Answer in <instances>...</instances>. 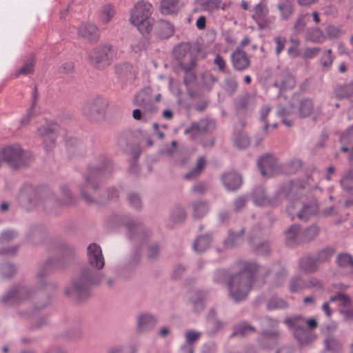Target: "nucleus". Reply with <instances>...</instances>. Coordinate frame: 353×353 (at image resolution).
<instances>
[{"label":"nucleus","mask_w":353,"mask_h":353,"mask_svg":"<svg viewBox=\"0 0 353 353\" xmlns=\"http://www.w3.org/2000/svg\"><path fill=\"white\" fill-rule=\"evenodd\" d=\"M87 259L93 268L83 267L72 281L71 287L65 289V294L75 299H84L90 296L92 287L99 285L105 277L104 273L98 272L103 268L105 259L99 245L92 243L87 248Z\"/></svg>","instance_id":"f257e3e1"},{"label":"nucleus","mask_w":353,"mask_h":353,"mask_svg":"<svg viewBox=\"0 0 353 353\" xmlns=\"http://www.w3.org/2000/svg\"><path fill=\"white\" fill-rule=\"evenodd\" d=\"M61 192L64 197L63 201L58 199L49 189L34 188L32 185L26 184L21 189L19 203L28 210L41 207L46 211L56 213L58 208L72 205L75 201V198L67 185L61 187Z\"/></svg>","instance_id":"f03ea898"},{"label":"nucleus","mask_w":353,"mask_h":353,"mask_svg":"<svg viewBox=\"0 0 353 353\" xmlns=\"http://www.w3.org/2000/svg\"><path fill=\"white\" fill-rule=\"evenodd\" d=\"M112 170L111 162L103 155L99 156L90 164L84 174V180L79 187L80 194L87 203L104 201L99 193L100 185L105 178L111 174Z\"/></svg>","instance_id":"7ed1b4c3"},{"label":"nucleus","mask_w":353,"mask_h":353,"mask_svg":"<svg viewBox=\"0 0 353 353\" xmlns=\"http://www.w3.org/2000/svg\"><path fill=\"white\" fill-rule=\"evenodd\" d=\"M265 268L258 265L255 262H248L243 269L231 277L228 283L230 296L236 302L245 299L249 293L254 279L263 276Z\"/></svg>","instance_id":"20e7f679"},{"label":"nucleus","mask_w":353,"mask_h":353,"mask_svg":"<svg viewBox=\"0 0 353 353\" xmlns=\"http://www.w3.org/2000/svg\"><path fill=\"white\" fill-rule=\"evenodd\" d=\"M152 12V4L143 0L138 1L132 10L130 21L142 34L149 33L152 28L154 19L150 18Z\"/></svg>","instance_id":"39448f33"},{"label":"nucleus","mask_w":353,"mask_h":353,"mask_svg":"<svg viewBox=\"0 0 353 353\" xmlns=\"http://www.w3.org/2000/svg\"><path fill=\"white\" fill-rule=\"evenodd\" d=\"M115 221L122 222L128 230V236L132 241L142 245L148 244L152 237V233L150 229L143 224L135 222L125 216L115 215L113 216Z\"/></svg>","instance_id":"423d86ee"},{"label":"nucleus","mask_w":353,"mask_h":353,"mask_svg":"<svg viewBox=\"0 0 353 353\" xmlns=\"http://www.w3.org/2000/svg\"><path fill=\"white\" fill-rule=\"evenodd\" d=\"M116 55L115 49L109 44L97 46L88 53L89 63L99 70L110 65Z\"/></svg>","instance_id":"0eeeda50"},{"label":"nucleus","mask_w":353,"mask_h":353,"mask_svg":"<svg viewBox=\"0 0 353 353\" xmlns=\"http://www.w3.org/2000/svg\"><path fill=\"white\" fill-rule=\"evenodd\" d=\"M2 155L4 161L14 169L26 165L32 159L30 152L22 150L21 146L17 144L5 147Z\"/></svg>","instance_id":"6e6552de"},{"label":"nucleus","mask_w":353,"mask_h":353,"mask_svg":"<svg viewBox=\"0 0 353 353\" xmlns=\"http://www.w3.org/2000/svg\"><path fill=\"white\" fill-rule=\"evenodd\" d=\"M284 323L293 330L294 335L301 344L307 343L313 339L311 331L306 328V319L301 316L287 318Z\"/></svg>","instance_id":"1a4fd4ad"},{"label":"nucleus","mask_w":353,"mask_h":353,"mask_svg":"<svg viewBox=\"0 0 353 353\" xmlns=\"http://www.w3.org/2000/svg\"><path fill=\"white\" fill-rule=\"evenodd\" d=\"M34 291L24 284L13 285L2 297V302L7 305H18L31 298Z\"/></svg>","instance_id":"9d476101"},{"label":"nucleus","mask_w":353,"mask_h":353,"mask_svg":"<svg viewBox=\"0 0 353 353\" xmlns=\"http://www.w3.org/2000/svg\"><path fill=\"white\" fill-rule=\"evenodd\" d=\"M108 104L105 99H94L85 105L83 114L90 121H101L105 118Z\"/></svg>","instance_id":"9b49d317"},{"label":"nucleus","mask_w":353,"mask_h":353,"mask_svg":"<svg viewBox=\"0 0 353 353\" xmlns=\"http://www.w3.org/2000/svg\"><path fill=\"white\" fill-rule=\"evenodd\" d=\"M287 211L291 216L292 219H294L296 214L299 219L306 221L311 215L316 213V208L314 205H305L303 202L296 200L287 207Z\"/></svg>","instance_id":"f8f14e48"},{"label":"nucleus","mask_w":353,"mask_h":353,"mask_svg":"<svg viewBox=\"0 0 353 353\" xmlns=\"http://www.w3.org/2000/svg\"><path fill=\"white\" fill-rule=\"evenodd\" d=\"M59 125L54 122H47L39 129V133L43 140L44 147L47 151L51 150L54 145L57 139V132Z\"/></svg>","instance_id":"ddd939ff"},{"label":"nucleus","mask_w":353,"mask_h":353,"mask_svg":"<svg viewBox=\"0 0 353 353\" xmlns=\"http://www.w3.org/2000/svg\"><path fill=\"white\" fill-rule=\"evenodd\" d=\"M257 166L261 174L265 177H270L279 171L276 157L270 154H266L259 159Z\"/></svg>","instance_id":"4468645a"},{"label":"nucleus","mask_w":353,"mask_h":353,"mask_svg":"<svg viewBox=\"0 0 353 353\" xmlns=\"http://www.w3.org/2000/svg\"><path fill=\"white\" fill-rule=\"evenodd\" d=\"M172 56L180 67L183 66V63L190 64L197 61L196 56L190 50L188 43H181L175 46L172 51Z\"/></svg>","instance_id":"2eb2a0df"},{"label":"nucleus","mask_w":353,"mask_h":353,"mask_svg":"<svg viewBox=\"0 0 353 353\" xmlns=\"http://www.w3.org/2000/svg\"><path fill=\"white\" fill-rule=\"evenodd\" d=\"M291 108H296L297 117H306L311 114L314 109V104L308 98H301L300 94L293 95L290 101Z\"/></svg>","instance_id":"dca6fc26"},{"label":"nucleus","mask_w":353,"mask_h":353,"mask_svg":"<svg viewBox=\"0 0 353 353\" xmlns=\"http://www.w3.org/2000/svg\"><path fill=\"white\" fill-rule=\"evenodd\" d=\"M278 321L275 319H273L270 316H265L261 319V324L263 327L261 336L258 339V342L259 345L264 348H268L270 346L265 345L264 341L268 337H275L278 335V332L275 330H268L265 329L266 327H270L272 328H274L278 325Z\"/></svg>","instance_id":"f3484780"},{"label":"nucleus","mask_w":353,"mask_h":353,"mask_svg":"<svg viewBox=\"0 0 353 353\" xmlns=\"http://www.w3.org/2000/svg\"><path fill=\"white\" fill-rule=\"evenodd\" d=\"M231 63L233 68L238 71H243L250 65V58L241 48H237L231 54Z\"/></svg>","instance_id":"a211bd4d"},{"label":"nucleus","mask_w":353,"mask_h":353,"mask_svg":"<svg viewBox=\"0 0 353 353\" xmlns=\"http://www.w3.org/2000/svg\"><path fill=\"white\" fill-rule=\"evenodd\" d=\"M59 263V259H49L43 264L39 267L37 273V278L38 279L39 285L40 288H43L46 285L45 278L51 270L63 268V266Z\"/></svg>","instance_id":"6ab92c4d"},{"label":"nucleus","mask_w":353,"mask_h":353,"mask_svg":"<svg viewBox=\"0 0 353 353\" xmlns=\"http://www.w3.org/2000/svg\"><path fill=\"white\" fill-rule=\"evenodd\" d=\"M158 320L155 315L143 313L137 316V330L139 332H147L152 330L157 324Z\"/></svg>","instance_id":"aec40b11"},{"label":"nucleus","mask_w":353,"mask_h":353,"mask_svg":"<svg viewBox=\"0 0 353 353\" xmlns=\"http://www.w3.org/2000/svg\"><path fill=\"white\" fill-rule=\"evenodd\" d=\"M134 104L143 110V114L151 112L153 108L150 89L144 88L134 99Z\"/></svg>","instance_id":"412c9836"},{"label":"nucleus","mask_w":353,"mask_h":353,"mask_svg":"<svg viewBox=\"0 0 353 353\" xmlns=\"http://www.w3.org/2000/svg\"><path fill=\"white\" fill-rule=\"evenodd\" d=\"M214 123L208 119L201 120L199 123H193L186 128L184 133L190 135L192 139L196 138L201 132L213 129Z\"/></svg>","instance_id":"4be33fe9"},{"label":"nucleus","mask_w":353,"mask_h":353,"mask_svg":"<svg viewBox=\"0 0 353 353\" xmlns=\"http://www.w3.org/2000/svg\"><path fill=\"white\" fill-rule=\"evenodd\" d=\"M276 115L282 119L283 123L287 126H291L293 121L297 117L296 108H291L290 103L288 106L279 104L277 106Z\"/></svg>","instance_id":"5701e85b"},{"label":"nucleus","mask_w":353,"mask_h":353,"mask_svg":"<svg viewBox=\"0 0 353 353\" xmlns=\"http://www.w3.org/2000/svg\"><path fill=\"white\" fill-rule=\"evenodd\" d=\"M295 85V79L288 70L283 71L274 83V86L279 88L281 91L291 90Z\"/></svg>","instance_id":"b1692460"},{"label":"nucleus","mask_w":353,"mask_h":353,"mask_svg":"<svg viewBox=\"0 0 353 353\" xmlns=\"http://www.w3.org/2000/svg\"><path fill=\"white\" fill-rule=\"evenodd\" d=\"M222 181L228 190H235L241 185L242 177L239 174L231 172L223 175Z\"/></svg>","instance_id":"393cba45"},{"label":"nucleus","mask_w":353,"mask_h":353,"mask_svg":"<svg viewBox=\"0 0 353 353\" xmlns=\"http://www.w3.org/2000/svg\"><path fill=\"white\" fill-rule=\"evenodd\" d=\"M285 243L288 246H293L303 241L300 226L297 224H294L289 227L285 232Z\"/></svg>","instance_id":"a878e982"},{"label":"nucleus","mask_w":353,"mask_h":353,"mask_svg":"<svg viewBox=\"0 0 353 353\" xmlns=\"http://www.w3.org/2000/svg\"><path fill=\"white\" fill-rule=\"evenodd\" d=\"M245 125V122L239 121L234 126V141L235 145L241 149H245L250 145V140L248 135L243 132H239L237 130H240Z\"/></svg>","instance_id":"bb28decb"},{"label":"nucleus","mask_w":353,"mask_h":353,"mask_svg":"<svg viewBox=\"0 0 353 353\" xmlns=\"http://www.w3.org/2000/svg\"><path fill=\"white\" fill-rule=\"evenodd\" d=\"M197 65V61L192 62L190 64L183 63V66L180 67L181 70L184 73L183 83L186 87H189L192 85L196 79V76L195 73V69Z\"/></svg>","instance_id":"cd10ccee"},{"label":"nucleus","mask_w":353,"mask_h":353,"mask_svg":"<svg viewBox=\"0 0 353 353\" xmlns=\"http://www.w3.org/2000/svg\"><path fill=\"white\" fill-rule=\"evenodd\" d=\"M78 34L92 41H97L99 38L98 28L95 25L90 23L82 24L78 30Z\"/></svg>","instance_id":"c85d7f7f"},{"label":"nucleus","mask_w":353,"mask_h":353,"mask_svg":"<svg viewBox=\"0 0 353 353\" xmlns=\"http://www.w3.org/2000/svg\"><path fill=\"white\" fill-rule=\"evenodd\" d=\"M256 332V327L246 321L241 322L233 327L231 337H244Z\"/></svg>","instance_id":"c756f323"},{"label":"nucleus","mask_w":353,"mask_h":353,"mask_svg":"<svg viewBox=\"0 0 353 353\" xmlns=\"http://www.w3.org/2000/svg\"><path fill=\"white\" fill-rule=\"evenodd\" d=\"M336 263L343 271L353 274V256L351 254L347 253L339 254L336 257Z\"/></svg>","instance_id":"7c9ffc66"},{"label":"nucleus","mask_w":353,"mask_h":353,"mask_svg":"<svg viewBox=\"0 0 353 353\" xmlns=\"http://www.w3.org/2000/svg\"><path fill=\"white\" fill-rule=\"evenodd\" d=\"M334 93L338 99L350 98L353 95V82L337 85L334 89Z\"/></svg>","instance_id":"2f4dec72"},{"label":"nucleus","mask_w":353,"mask_h":353,"mask_svg":"<svg viewBox=\"0 0 353 353\" xmlns=\"http://www.w3.org/2000/svg\"><path fill=\"white\" fill-rule=\"evenodd\" d=\"M305 39L314 43H321L326 39V37L320 28H310L305 33Z\"/></svg>","instance_id":"473e14b6"},{"label":"nucleus","mask_w":353,"mask_h":353,"mask_svg":"<svg viewBox=\"0 0 353 353\" xmlns=\"http://www.w3.org/2000/svg\"><path fill=\"white\" fill-rule=\"evenodd\" d=\"M67 150L73 156H81L85 151L84 144L77 139H70L66 142Z\"/></svg>","instance_id":"72a5a7b5"},{"label":"nucleus","mask_w":353,"mask_h":353,"mask_svg":"<svg viewBox=\"0 0 353 353\" xmlns=\"http://www.w3.org/2000/svg\"><path fill=\"white\" fill-rule=\"evenodd\" d=\"M212 236L209 234L199 236L193 243V250L198 253L205 252L210 246Z\"/></svg>","instance_id":"f704fd0d"},{"label":"nucleus","mask_w":353,"mask_h":353,"mask_svg":"<svg viewBox=\"0 0 353 353\" xmlns=\"http://www.w3.org/2000/svg\"><path fill=\"white\" fill-rule=\"evenodd\" d=\"M341 151L347 152L353 147V125L349 127L341 136Z\"/></svg>","instance_id":"c9c22d12"},{"label":"nucleus","mask_w":353,"mask_h":353,"mask_svg":"<svg viewBox=\"0 0 353 353\" xmlns=\"http://www.w3.org/2000/svg\"><path fill=\"white\" fill-rule=\"evenodd\" d=\"M158 34L161 38H168L174 33L173 26L168 21L160 20L156 23Z\"/></svg>","instance_id":"e433bc0d"},{"label":"nucleus","mask_w":353,"mask_h":353,"mask_svg":"<svg viewBox=\"0 0 353 353\" xmlns=\"http://www.w3.org/2000/svg\"><path fill=\"white\" fill-rule=\"evenodd\" d=\"M253 201L256 205L263 206L270 203V199L263 187H257L253 192Z\"/></svg>","instance_id":"4c0bfd02"},{"label":"nucleus","mask_w":353,"mask_h":353,"mask_svg":"<svg viewBox=\"0 0 353 353\" xmlns=\"http://www.w3.org/2000/svg\"><path fill=\"white\" fill-rule=\"evenodd\" d=\"M243 232V228L241 229L238 232L230 231L228 238L223 242L224 246L226 248H232L236 245H239L243 240L242 235Z\"/></svg>","instance_id":"58836bf2"},{"label":"nucleus","mask_w":353,"mask_h":353,"mask_svg":"<svg viewBox=\"0 0 353 353\" xmlns=\"http://www.w3.org/2000/svg\"><path fill=\"white\" fill-rule=\"evenodd\" d=\"M193 216L196 219L204 216L209 211V205L206 201H196L192 203Z\"/></svg>","instance_id":"ea45409f"},{"label":"nucleus","mask_w":353,"mask_h":353,"mask_svg":"<svg viewBox=\"0 0 353 353\" xmlns=\"http://www.w3.org/2000/svg\"><path fill=\"white\" fill-rule=\"evenodd\" d=\"M206 165V160L204 157H199L197 159L195 167L185 174V179L192 180L199 176Z\"/></svg>","instance_id":"a19ab883"},{"label":"nucleus","mask_w":353,"mask_h":353,"mask_svg":"<svg viewBox=\"0 0 353 353\" xmlns=\"http://www.w3.org/2000/svg\"><path fill=\"white\" fill-rule=\"evenodd\" d=\"M310 14L304 13L299 14L292 26V30L296 34L302 33L310 21Z\"/></svg>","instance_id":"79ce46f5"},{"label":"nucleus","mask_w":353,"mask_h":353,"mask_svg":"<svg viewBox=\"0 0 353 353\" xmlns=\"http://www.w3.org/2000/svg\"><path fill=\"white\" fill-rule=\"evenodd\" d=\"M289 306L288 302L282 298L272 296L266 304V308L268 310H285Z\"/></svg>","instance_id":"37998d69"},{"label":"nucleus","mask_w":353,"mask_h":353,"mask_svg":"<svg viewBox=\"0 0 353 353\" xmlns=\"http://www.w3.org/2000/svg\"><path fill=\"white\" fill-rule=\"evenodd\" d=\"M306 186V182L302 181H293L283 188L280 194H285L289 198H292V195L298 190V188L303 189Z\"/></svg>","instance_id":"c03bdc74"},{"label":"nucleus","mask_w":353,"mask_h":353,"mask_svg":"<svg viewBox=\"0 0 353 353\" xmlns=\"http://www.w3.org/2000/svg\"><path fill=\"white\" fill-rule=\"evenodd\" d=\"M299 268L305 273L314 272L317 270L316 259L310 257L301 259L299 263Z\"/></svg>","instance_id":"a18cd8bd"},{"label":"nucleus","mask_w":353,"mask_h":353,"mask_svg":"<svg viewBox=\"0 0 353 353\" xmlns=\"http://www.w3.org/2000/svg\"><path fill=\"white\" fill-rule=\"evenodd\" d=\"M179 10L178 0H161V11L164 14H174Z\"/></svg>","instance_id":"49530a36"},{"label":"nucleus","mask_w":353,"mask_h":353,"mask_svg":"<svg viewBox=\"0 0 353 353\" xmlns=\"http://www.w3.org/2000/svg\"><path fill=\"white\" fill-rule=\"evenodd\" d=\"M283 19L288 20L293 12L292 3L289 0H283L277 5Z\"/></svg>","instance_id":"de8ad7c7"},{"label":"nucleus","mask_w":353,"mask_h":353,"mask_svg":"<svg viewBox=\"0 0 353 353\" xmlns=\"http://www.w3.org/2000/svg\"><path fill=\"white\" fill-rule=\"evenodd\" d=\"M344 34L341 26L328 25L325 28L324 34L326 39H336L342 37Z\"/></svg>","instance_id":"09e8293b"},{"label":"nucleus","mask_w":353,"mask_h":353,"mask_svg":"<svg viewBox=\"0 0 353 353\" xmlns=\"http://www.w3.org/2000/svg\"><path fill=\"white\" fill-rule=\"evenodd\" d=\"M238 82L234 76L229 74L226 76L223 81V89L229 94H233L237 90Z\"/></svg>","instance_id":"8fccbe9b"},{"label":"nucleus","mask_w":353,"mask_h":353,"mask_svg":"<svg viewBox=\"0 0 353 353\" xmlns=\"http://www.w3.org/2000/svg\"><path fill=\"white\" fill-rule=\"evenodd\" d=\"M306 281L299 276H292L290 280V291L297 292L305 289Z\"/></svg>","instance_id":"3c124183"},{"label":"nucleus","mask_w":353,"mask_h":353,"mask_svg":"<svg viewBox=\"0 0 353 353\" xmlns=\"http://www.w3.org/2000/svg\"><path fill=\"white\" fill-rule=\"evenodd\" d=\"M141 259V250L138 248H136L133 250L129 255L126 261V266L130 268H135L140 263Z\"/></svg>","instance_id":"603ef678"},{"label":"nucleus","mask_w":353,"mask_h":353,"mask_svg":"<svg viewBox=\"0 0 353 353\" xmlns=\"http://www.w3.org/2000/svg\"><path fill=\"white\" fill-rule=\"evenodd\" d=\"M201 332L195 330H188L185 334V343L194 347L201 336Z\"/></svg>","instance_id":"864d4df0"},{"label":"nucleus","mask_w":353,"mask_h":353,"mask_svg":"<svg viewBox=\"0 0 353 353\" xmlns=\"http://www.w3.org/2000/svg\"><path fill=\"white\" fill-rule=\"evenodd\" d=\"M341 187L346 190H353V168L345 172L341 179Z\"/></svg>","instance_id":"5fc2aeb1"},{"label":"nucleus","mask_w":353,"mask_h":353,"mask_svg":"<svg viewBox=\"0 0 353 353\" xmlns=\"http://www.w3.org/2000/svg\"><path fill=\"white\" fill-rule=\"evenodd\" d=\"M115 9L110 4L104 6L100 12V19L103 23H108L115 14Z\"/></svg>","instance_id":"6e6d98bb"},{"label":"nucleus","mask_w":353,"mask_h":353,"mask_svg":"<svg viewBox=\"0 0 353 353\" xmlns=\"http://www.w3.org/2000/svg\"><path fill=\"white\" fill-rule=\"evenodd\" d=\"M204 294L201 293H195L194 296H192V308L196 313H199L204 309Z\"/></svg>","instance_id":"4d7b16f0"},{"label":"nucleus","mask_w":353,"mask_h":353,"mask_svg":"<svg viewBox=\"0 0 353 353\" xmlns=\"http://www.w3.org/2000/svg\"><path fill=\"white\" fill-rule=\"evenodd\" d=\"M204 10L213 11L221 6L222 0H197Z\"/></svg>","instance_id":"13d9d810"},{"label":"nucleus","mask_w":353,"mask_h":353,"mask_svg":"<svg viewBox=\"0 0 353 353\" xmlns=\"http://www.w3.org/2000/svg\"><path fill=\"white\" fill-rule=\"evenodd\" d=\"M334 250L332 248H325L318 252L315 259L317 263H323L330 260L333 256Z\"/></svg>","instance_id":"bf43d9fd"},{"label":"nucleus","mask_w":353,"mask_h":353,"mask_svg":"<svg viewBox=\"0 0 353 353\" xmlns=\"http://www.w3.org/2000/svg\"><path fill=\"white\" fill-rule=\"evenodd\" d=\"M16 273L15 266L10 263H2L0 265V274L5 278L12 276Z\"/></svg>","instance_id":"052dcab7"},{"label":"nucleus","mask_w":353,"mask_h":353,"mask_svg":"<svg viewBox=\"0 0 353 353\" xmlns=\"http://www.w3.org/2000/svg\"><path fill=\"white\" fill-rule=\"evenodd\" d=\"M32 97V105L28 109L27 114L26 115V117H24L21 119V123H26L28 122V121L30 119L32 115L33 114L34 108V106L36 105V104L37 103V99H38V97H39L38 90H37V88L36 86L34 88Z\"/></svg>","instance_id":"680f3d73"},{"label":"nucleus","mask_w":353,"mask_h":353,"mask_svg":"<svg viewBox=\"0 0 353 353\" xmlns=\"http://www.w3.org/2000/svg\"><path fill=\"white\" fill-rule=\"evenodd\" d=\"M319 232V228L316 225H311L306 228L302 234L303 241H310L316 237Z\"/></svg>","instance_id":"e2e57ef3"},{"label":"nucleus","mask_w":353,"mask_h":353,"mask_svg":"<svg viewBox=\"0 0 353 353\" xmlns=\"http://www.w3.org/2000/svg\"><path fill=\"white\" fill-rule=\"evenodd\" d=\"M332 51L331 49L327 50L322 55L320 59V64L323 68L328 70L333 62L334 57L332 55Z\"/></svg>","instance_id":"0e129e2a"},{"label":"nucleus","mask_w":353,"mask_h":353,"mask_svg":"<svg viewBox=\"0 0 353 353\" xmlns=\"http://www.w3.org/2000/svg\"><path fill=\"white\" fill-rule=\"evenodd\" d=\"M18 233L13 230H6L0 234V243L4 244L16 239Z\"/></svg>","instance_id":"69168bd1"},{"label":"nucleus","mask_w":353,"mask_h":353,"mask_svg":"<svg viewBox=\"0 0 353 353\" xmlns=\"http://www.w3.org/2000/svg\"><path fill=\"white\" fill-rule=\"evenodd\" d=\"M129 205L134 209L139 210L142 208L141 199L137 194L131 193L128 195Z\"/></svg>","instance_id":"338daca9"},{"label":"nucleus","mask_w":353,"mask_h":353,"mask_svg":"<svg viewBox=\"0 0 353 353\" xmlns=\"http://www.w3.org/2000/svg\"><path fill=\"white\" fill-rule=\"evenodd\" d=\"M160 252L159 245L157 243H152L148 245L147 252V258L149 260H155L157 259Z\"/></svg>","instance_id":"774afa93"}]
</instances>
